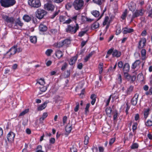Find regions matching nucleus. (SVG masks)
<instances>
[{
  "label": "nucleus",
  "instance_id": "4468645a",
  "mask_svg": "<svg viewBox=\"0 0 152 152\" xmlns=\"http://www.w3.org/2000/svg\"><path fill=\"white\" fill-rule=\"evenodd\" d=\"M39 29L40 32H44L47 31L48 27L46 25L41 23L39 26Z\"/></svg>",
  "mask_w": 152,
  "mask_h": 152
},
{
  "label": "nucleus",
  "instance_id": "bf43d9fd",
  "mask_svg": "<svg viewBox=\"0 0 152 152\" xmlns=\"http://www.w3.org/2000/svg\"><path fill=\"white\" fill-rule=\"evenodd\" d=\"M55 139L54 138H51L49 140V143L51 144H54L55 142Z\"/></svg>",
  "mask_w": 152,
  "mask_h": 152
},
{
  "label": "nucleus",
  "instance_id": "bb28decb",
  "mask_svg": "<svg viewBox=\"0 0 152 152\" xmlns=\"http://www.w3.org/2000/svg\"><path fill=\"white\" fill-rule=\"evenodd\" d=\"M13 56L12 54H11V53L9 50L7 51L6 53L4 54L3 57V58L10 59Z\"/></svg>",
  "mask_w": 152,
  "mask_h": 152
},
{
  "label": "nucleus",
  "instance_id": "c85d7f7f",
  "mask_svg": "<svg viewBox=\"0 0 152 152\" xmlns=\"http://www.w3.org/2000/svg\"><path fill=\"white\" fill-rule=\"evenodd\" d=\"M63 44H64V46L66 47L70 44L71 41L70 39H66L62 41Z\"/></svg>",
  "mask_w": 152,
  "mask_h": 152
},
{
  "label": "nucleus",
  "instance_id": "37998d69",
  "mask_svg": "<svg viewBox=\"0 0 152 152\" xmlns=\"http://www.w3.org/2000/svg\"><path fill=\"white\" fill-rule=\"evenodd\" d=\"M42 146L41 145H38L37 148V151L36 152H44L42 150Z\"/></svg>",
  "mask_w": 152,
  "mask_h": 152
},
{
  "label": "nucleus",
  "instance_id": "5701e85b",
  "mask_svg": "<svg viewBox=\"0 0 152 152\" xmlns=\"http://www.w3.org/2000/svg\"><path fill=\"white\" fill-rule=\"evenodd\" d=\"M133 86L132 85L130 86L128 88L127 90L126 91V95L125 96H127L128 95L131 94L133 90Z\"/></svg>",
  "mask_w": 152,
  "mask_h": 152
},
{
  "label": "nucleus",
  "instance_id": "4d7b16f0",
  "mask_svg": "<svg viewBox=\"0 0 152 152\" xmlns=\"http://www.w3.org/2000/svg\"><path fill=\"white\" fill-rule=\"evenodd\" d=\"M115 137H113L110 139L109 144L111 145L115 141Z\"/></svg>",
  "mask_w": 152,
  "mask_h": 152
},
{
  "label": "nucleus",
  "instance_id": "49530a36",
  "mask_svg": "<svg viewBox=\"0 0 152 152\" xmlns=\"http://www.w3.org/2000/svg\"><path fill=\"white\" fill-rule=\"evenodd\" d=\"M126 107L125 110V112L126 113V115H127L128 114V111L130 109V106H129L127 103L126 104Z\"/></svg>",
  "mask_w": 152,
  "mask_h": 152
},
{
  "label": "nucleus",
  "instance_id": "1a4fd4ad",
  "mask_svg": "<svg viewBox=\"0 0 152 152\" xmlns=\"http://www.w3.org/2000/svg\"><path fill=\"white\" fill-rule=\"evenodd\" d=\"M15 134L12 132H9L7 135V138L9 142H11L14 141Z\"/></svg>",
  "mask_w": 152,
  "mask_h": 152
},
{
  "label": "nucleus",
  "instance_id": "09e8293b",
  "mask_svg": "<svg viewBox=\"0 0 152 152\" xmlns=\"http://www.w3.org/2000/svg\"><path fill=\"white\" fill-rule=\"evenodd\" d=\"M93 2L99 5H100L102 4V0H93Z\"/></svg>",
  "mask_w": 152,
  "mask_h": 152
},
{
  "label": "nucleus",
  "instance_id": "58836bf2",
  "mask_svg": "<svg viewBox=\"0 0 152 152\" xmlns=\"http://www.w3.org/2000/svg\"><path fill=\"white\" fill-rule=\"evenodd\" d=\"M70 74V70H67L65 73V78H67L69 77Z\"/></svg>",
  "mask_w": 152,
  "mask_h": 152
},
{
  "label": "nucleus",
  "instance_id": "6ab92c4d",
  "mask_svg": "<svg viewBox=\"0 0 152 152\" xmlns=\"http://www.w3.org/2000/svg\"><path fill=\"white\" fill-rule=\"evenodd\" d=\"M129 10L133 12L135 10L136 8V4L133 2H131L129 6Z\"/></svg>",
  "mask_w": 152,
  "mask_h": 152
},
{
  "label": "nucleus",
  "instance_id": "c9c22d12",
  "mask_svg": "<svg viewBox=\"0 0 152 152\" xmlns=\"http://www.w3.org/2000/svg\"><path fill=\"white\" fill-rule=\"evenodd\" d=\"M127 15V10L126 9L124 12H123L121 16V18L122 20H124L126 18V16Z\"/></svg>",
  "mask_w": 152,
  "mask_h": 152
},
{
  "label": "nucleus",
  "instance_id": "052dcab7",
  "mask_svg": "<svg viewBox=\"0 0 152 152\" xmlns=\"http://www.w3.org/2000/svg\"><path fill=\"white\" fill-rule=\"evenodd\" d=\"M146 51L145 50L143 49V60L145 59L148 57L146 55Z\"/></svg>",
  "mask_w": 152,
  "mask_h": 152
},
{
  "label": "nucleus",
  "instance_id": "680f3d73",
  "mask_svg": "<svg viewBox=\"0 0 152 152\" xmlns=\"http://www.w3.org/2000/svg\"><path fill=\"white\" fill-rule=\"evenodd\" d=\"M76 105L74 109V110L75 112H77L79 110V103L78 102H77L76 103Z\"/></svg>",
  "mask_w": 152,
  "mask_h": 152
},
{
  "label": "nucleus",
  "instance_id": "69168bd1",
  "mask_svg": "<svg viewBox=\"0 0 152 152\" xmlns=\"http://www.w3.org/2000/svg\"><path fill=\"white\" fill-rule=\"evenodd\" d=\"M67 120V117L65 115L63 117V122L64 124H65L66 123Z\"/></svg>",
  "mask_w": 152,
  "mask_h": 152
},
{
  "label": "nucleus",
  "instance_id": "6e6d98bb",
  "mask_svg": "<svg viewBox=\"0 0 152 152\" xmlns=\"http://www.w3.org/2000/svg\"><path fill=\"white\" fill-rule=\"evenodd\" d=\"M125 78L127 79L128 81H129L130 80V78L132 76L130 75H129L128 73H127V74H125V75H124Z\"/></svg>",
  "mask_w": 152,
  "mask_h": 152
},
{
  "label": "nucleus",
  "instance_id": "2f4dec72",
  "mask_svg": "<svg viewBox=\"0 0 152 152\" xmlns=\"http://www.w3.org/2000/svg\"><path fill=\"white\" fill-rule=\"evenodd\" d=\"M150 109L148 108L147 109H145L144 111V118L145 119L147 118L149 113Z\"/></svg>",
  "mask_w": 152,
  "mask_h": 152
},
{
  "label": "nucleus",
  "instance_id": "4c0bfd02",
  "mask_svg": "<svg viewBox=\"0 0 152 152\" xmlns=\"http://www.w3.org/2000/svg\"><path fill=\"white\" fill-rule=\"evenodd\" d=\"M48 87L47 86H42L41 87H39L40 90L41 91L44 92L47 89Z\"/></svg>",
  "mask_w": 152,
  "mask_h": 152
},
{
  "label": "nucleus",
  "instance_id": "423d86ee",
  "mask_svg": "<svg viewBox=\"0 0 152 152\" xmlns=\"http://www.w3.org/2000/svg\"><path fill=\"white\" fill-rule=\"evenodd\" d=\"M28 3L31 7L37 8L41 5L40 0H28Z\"/></svg>",
  "mask_w": 152,
  "mask_h": 152
},
{
  "label": "nucleus",
  "instance_id": "f704fd0d",
  "mask_svg": "<svg viewBox=\"0 0 152 152\" xmlns=\"http://www.w3.org/2000/svg\"><path fill=\"white\" fill-rule=\"evenodd\" d=\"M89 138L87 135H86L84 137V143L85 145H87L89 143Z\"/></svg>",
  "mask_w": 152,
  "mask_h": 152
},
{
  "label": "nucleus",
  "instance_id": "393cba45",
  "mask_svg": "<svg viewBox=\"0 0 152 152\" xmlns=\"http://www.w3.org/2000/svg\"><path fill=\"white\" fill-rule=\"evenodd\" d=\"M64 46V44L62 41L58 42L55 43L54 44V46L57 48H60Z\"/></svg>",
  "mask_w": 152,
  "mask_h": 152
},
{
  "label": "nucleus",
  "instance_id": "72a5a7b5",
  "mask_svg": "<svg viewBox=\"0 0 152 152\" xmlns=\"http://www.w3.org/2000/svg\"><path fill=\"white\" fill-rule=\"evenodd\" d=\"M37 83H39L40 85L42 86L45 84V82L44 79L41 78L40 79L37 80L36 84Z\"/></svg>",
  "mask_w": 152,
  "mask_h": 152
},
{
  "label": "nucleus",
  "instance_id": "338daca9",
  "mask_svg": "<svg viewBox=\"0 0 152 152\" xmlns=\"http://www.w3.org/2000/svg\"><path fill=\"white\" fill-rule=\"evenodd\" d=\"M70 151L71 152H77V150L75 147L73 146L70 148Z\"/></svg>",
  "mask_w": 152,
  "mask_h": 152
},
{
  "label": "nucleus",
  "instance_id": "39448f33",
  "mask_svg": "<svg viewBox=\"0 0 152 152\" xmlns=\"http://www.w3.org/2000/svg\"><path fill=\"white\" fill-rule=\"evenodd\" d=\"M84 3L83 0H75L73 2V5L76 10H79L83 6Z\"/></svg>",
  "mask_w": 152,
  "mask_h": 152
},
{
  "label": "nucleus",
  "instance_id": "0e129e2a",
  "mask_svg": "<svg viewBox=\"0 0 152 152\" xmlns=\"http://www.w3.org/2000/svg\"><path fill=\"white\" fill-rule=\"evenodd\" d=\"M112 95H111L109 97L108 99L106 102V106H108L109 104V103L111 98Z\"/></svg>",
  "mask_w": 152,
  "mask_h": 152
},
{
  "label": "nucleus",
  "instance_id": "a878e982",
  "mask_svg": "<svg viewBox=\"0 0 152 152\" xmlns=\"http://www.w3.org/2000/svg\"><path fill=\"white\" fill-rule=\"evenodd\" d=\"M91 13L96 18L99 17L100 15L99 12L96 10L91 11Z\"/></svg>",
  "mask_w": 152,
  "mask_h": 152
},
{
  "label": "nucleus",
  "instance_id": "cd10ccee",
  "mask_svg": "<svg viewBox=\"0 0 152 152\" xmlns=\"http://www.w3.org/2000/svg\"><path fill=\"white\" fill-rule=\"evenodd\" d=\"M99 26V23L96 21L93 23L91 25V28L92 29L98 28Z\"/></svg>",
  "mask_w": 152,
  "mask_h": 152
},
{
  "label": "nucleus",
  "instance_id": "c03bdc74",
  "mask_svg": "<svg viewBox=\"0 0 152 152\" xmlns=\"http://www.w3.org/2000/svg\"><path fill=\"white\" fill-rule=\"evenodd\" d=\"M138 147V145L137 143H133L131 146V149H134L137 148Z\"/></svg>",
  "mask_w": 152,
  "mask_h": 152
},
{
  "label": "nucleus",
  "instance_id": "0eeeda50",
  "mask_svg": "<svg viewBox=\"0 0 152 152\" xmlns=\"http://www.w3.org/2000/svg\"><path fill=\"white\" fill-rule=\"evenodd\" d=\"M78 57V55L76 54L75 56H73L69 59L67 61L69 64L71 66L73 69L75 66L76 61H77Z\"/></svg>",
  "mask_w": 152,
  "mask_h": 152
},
{
  "label": "nucleus",
  "instance_id": "ddd939ff",
  "mask_svg": "<svg viewBox=\"0 0 152 152\" xmlns=\"http://www.w3.org/2000/svg\"><path fill=\"white\" fill-rule=\"evenodd\" d=\"M14 23L15 24L13 27L14 28L18 29L19 28V26L21 27L23 25V23L20 19L17 20V21H15Z\"/></svg>",
  "mask_w": 152,
  "mask_h": 152
},
{
  "label": "nucleus",
  "instance_id": "b1692460",
  "mask_svg": "<svg viewBox=\"0 0 152 152\" xmlns=\"http://www.w3.org/2000/svg\"><path fill=\"white\" fill-rule=\"evenodd\" d=\"M72 129V125H70L69 124L66 126L65 128L66 132L68 133H69L71 132Z\"/></svg>",
  "mask_w": 152,
  "mask_h": 152
},
{
  "label": "nucleus",
  "instance_id": "473e14b6",
  "mask_svg": "<svg viewBox=\"0 0 152 152\" xmlns=\"http://www.w3.org/2000/svg\"><path fill=\"white\" fill-rule=\"evenodd\" d=\"M30 42L34 44H35L37 42V37L35 36H31L30 37Z\"/></svg>",
  "mask_w": 152,
  "mask_h": 152
},
{
  "label": "nucleus",
  "instance_id": "3c124183",
  "mask_svg": "<svg viewBox=\"0 0 152 152\" xmlns=\"http://www.w3.org/2000/svg\"><path fill=\"white\" fill-rule=\"evenodd\" d=\"M68 64L66 62H64L61 68V70L62 71H64L67 67Z\"/></svg>",
  "mask_w": 152,
  "mask_h": 152
},
{
  "label": "nucleus",
  "instance_id": "7c9ffc66",
  "mask_svg": "<svg viewBox=\"0 0 152 152\" xmlns=\"http://www.w3.org/2000/svg\"><path fill=\"white\" fill-rule=\"evenodd\" d=\"M23 19L26 22H28L31 20V17L27 15H24L23 18Z\"/></svg>",
  "mask_w": 152,
  "mask_h": 152
},
{
  "label": "nucleus",
  "instance_id": "f8f14e48",
  "mask_svg": "<svg viewBox=\"0 0 152 152\" xmlns=\"http://www.w3.org/2000/svg\"><path fill=\"white\" fill-rule=\"evenodd\" d=\"M134 31V30L132 28H128L126 27L122 29V32L124 34L131 33Z\"/></svg>",
  "mask_w": 152,
  "mask_h": 152
},
{
  "label": "nucleus",
  "instance_id": "774afa93",
  "mask_svg": "<svg viewBox=\"0 0 152 152\" xmlns=\"http://www.w3.org/2000/svg\"><path fill=\"white\" fill-rule=\"evenodd\" d=\"M121 32V29L120 27L117 28L115 34L116 35H118Z\"/></svg>",
  "mask_w": 152,
  "mask_h": 152
},
{
  "label": "nucleus",
  "instance_id": "9d476101",
  "mask_svg": "<svg viewBox=\"0 0 152 152\" xmlns=\"http://www.w3.org/2000/svg\"><path fill=\"white\" fill-rule=\"evenodd\" d=\"M130 66L129 64L128 63H125L124 64L123 67L122 68L123 72L124 75L128 73L129 71Z\"/></svg>",
  "mask_w": 152,
  "mask_h": 152
},
{
  "label": "nucleus",
  "instance_id": "13d9d810",
  "mask_svg": "<svg viewBox=\"0 0 152 152\" xmlns=\"http://www.w3.org/2000/svg\"><path fill=\"white\" fill-rule=\"evenodd\" d=\"M118 80L119 84H121L122 83V77L121 75L120 74L118 75Z\"/></svg>",
  "mask_w": 152,
  "mask_h": 152
},
{
  "label": "nucleus",
  "instance_id": "dca6fc26",
  "mask_svg": "<svg viewBox=\"0 0 152 152\" xmlns=\"http://www.w3.org/2000/svg\"><path fill=\"white\" fill-rule=\"evenodd\" d=\"M142 41V39L141 38L138 43L137 47L138 50L140 51L142 59V45L141 44Z\"/></svg>",
  "mask_w": 152,
  "mask_h": 152
},
{
  "label": "nucleus",
  "instance_id": "4be33fe9",
  "mask_svg": "<svg viewBox=\"0 0 152 152\" xmlns=\"http://www.w3.org/2000/svg\"><path fill=\"white\" fill-rule=\"evenodd\" d=\"M16 46L14 45L9 50V52H10L11 53V54L12 55L15 54L16 53L17 50L16 49Z\"/></svg>",
  "mask_w": 152,
  "mask_h": 152
},
{
  "label": "nucleus",
  "instance_id": "603ef678",
  "mask_svg": "<svg viewBox=\"0 0 152 152\" xmlns=\"http://www.w3.org/2000/svg\"><path fill=\"white\" fill-rule=\"evenodd\" d=\"M49 31L52 34H55L57 33V30L56 29H51Z\"/></svg>",
  "mask_w": 152,
  "mask_h": 152
},
{
  "label": "nucleus",
  "instance_id": "de8ad7c7",
  "mask_svg": "<svg viewBox=\"0 0 152 152\" xmlns=\"http://www.w3.org/2000/svg\"><path fill=\"white\" fill-rule=\"evenodd\" d=\"M28 109H25L20 114L19 116H21L25 115L28 112Z\"/></svg>",
  "mask_w": 152,
  "mask_h": 152
},
{
  "label": "nucleus",
  "instance_id": "a19ab883",
  "mask_svg": "<svg viewBox=\"0 0 152 152\" xmlns=\"http://www.w3.org/2000/svg\"><path fill=\"white\" fill-rule=\"evenodd\" d=\"M117 64L118 68L119 69H121L123 68L124 66V64H123L122 61H121L118 62Z\"/></svg>",
  "mask_w": 152,
  "mask_h": 152
},
{
  "label": "nucleus",
  "instance_id": "5fc2aeb1",
  "mask_svg": "<svg viewBox=\"0 0 152 152\" xmlns=\"http://www.w3.org/2000/svg\"><path fill=\"white\" fill-rule=\"evenodd\" d=\"M145 125L147 126H152V121L150 120H148L145 123Z\"/></svg>",
  "mask_w": 152,
  "mask_h": 152
},
{
  "label": "nucleus",
  "instance_id": "8fccbe9b",
  "mask_svg": "<svg viewBox=\"0 0 152 152\" xmlns=\"http://www.w3.org/2000/svg\"><path fill=\"white\" fill-rule=\"evenodd\" d=\"M105 111L107 114H110L111 113L112 110L110 107L107 108L105 109Z\"/></svg>",
  "mask_w": 152,
  "mask_h": 152
},
{
  "label": "nucleus",
  "instance_id": "20e7f679",
  "mask_svg": "<svg viewBox=\"0 0 152 152\" xmlns=\"http://www.w3.org/2000/svg\"><path fill=\"white\" fill-rule=\"evenodd\" d=\"M47 14V12L46 11L41 9H38L35 12L37 18L39 20L43 18Z\"/></svg>",
  "mask_w": 152,
  "mask_h": 152
},
{
  "label": "nucleus",
  "instance_id": "aec40b11",
  "mask_svg": "<svg viewBox=\"0 0 152 152\" xmlns=\"http://www.w3.org/2000/svg\"><path fill=\"white\" fill-rule=\"evenodd\" d=\"M55 54L56 56L58 59H60L64 55L63 52L59 50H57L56 51Z\"/></svg>",
  "mask_w": 152,
  "mask_h": 152
},
{
  "label": "nucleus",
  "instance_id": "9b49d317",
  "mask_svg": "<svg viewBox=\"0 0 152 152\" xmlns=\"http://www.w3.org/2000/svg\"><path fill=\"white\" fill-rule=\"evenodd\" d=\"M44 7L45 9L47 10L52 11L54 10L55 7L52 4L49 3H47L44 4Z\"/></svg>",
  "mask_w": 152,
  "mask_h": 152
},
{
  "label": "nucleus",
  "instance_id": "412c9836",
  "mask_svg": "<svg viewBox=\"0 0 152 152\" xmlns=\"http://www.w3.org/2000/svg\"><path fill=\"white\" fill-rule=\"evenodd\" d=\"M47 103L45 102L39 106L37 107V110L38 111L42 110L45 108L47 105Z\"/></svg>",
  "mask_w": 152,
  "mask_h": 152
},
{
  "label": "nucleus",
  "instance_id": "7ed1b4c3",
  "mask_svg": "<svg viewBox=\"0 0 152 152\" xmlns=\"http://www.w3.org/2000/svg\"><path fill=\"white\" fill-rule=\"evenodd\" d=\"M2 18L4 20L6 24H8V26L10 28L12 27V24L14 23L15 21V18L12 17H10L7 15H4L2 16Z\"/></svg>",
  "mask_w": 152,
  "mask_h": 152
},
{
  "label": "nucleus",
  "instance_id": "a211bd4d",
  "mask_svg": "<svg viewBox=\"0 0 152 152\" xmlns=\"http://www.w3.org/2000/svg\"><path fill=\"white\" fill-rule=\"evenodd\" d=\"M140 63L141 62L140 60H136L132 64L131 67L133 69H135L139 65Z\"/></svg>",
  "mask_w": 152,
  "mask_h": 152
},
{
  "label": "nucleus",
  "instance_id": "c756f323",
  "mask_svg": "<svg viewBox=\"0 0 152 152\" xmlns=\"http://www.w3.org/2000/svg\"><path fill=\"white\" fill-rule=\"evenodd\" d=\"M109 22H111L110 20H109V17L108 16H106L105 17L104 21L103 23V25L104 26H105Z\"/></svg>",
  "mask_w": 152,
  "mask_h": 152
},
{
  "label": "nucleus",
  "instance_id": "864d4df0",
  "mask_svg": "<svg viewBox=\"0 0 152 152\" xmlns=\"http://www.w3.org/2000/svg\"><path fill=\"white\" fill-rule=\"evenodd\" d=\"M59 10L58 11H55L53 15L51 16L50 18L52 19L54 18L56 15H57L59 12Z\"/></svg>",
  "mask_w": 152,
  "mask_h": 152
},
{
  "label": "nucleus",
  "instance_id": "f257e3e1",
  "mask_svg": "<svg viewBox=\"0 0 152 152\" xmlns=\"http://www.w3.org/2000/svg\"><path fill=\"white\" fill-rule=\"evenodd\" d=\"M16 3V0H0L1 6L4 8L12 7Z\"/></svg>",
  "mask_w": 152,
  "mask_h": 152
},
{
  "label": "nucleus",
  "instance_id": "6e6552de",
  "mask_svg": "<svg viewBox=\"0 0 152 152\" xmlns=\"http://www.w3.org/2000/svg\"><path fill=\"white\" fill-rule=\"evenodd\" d=\"M142 10L141 9L140 10H137L135 12L133 13L132 17L131 18V22H132L134 18L142 15Z\"/></svg>",
  "mask_w": 152,
  "mask_h": 152
},
{
  "label": "nucleus",
  "instance_id": "e433bc0d",
  "mask_svg": "<svg viewBox=\"0 0 152 152\" xmlns=\"http://www.w3.org/2000/svg\"><path fill=\"white\" fill-rule=\"evenodd\" d=\"M90 104L88 103L86 104V106L85 108V114L87 115L88 113L89 112V108L90 106Z\"/></svg>",
  "mask_w": 152,
  "mask_h": 152
},
{
  "label": "nucleus",
  "instance_id": "f3484780",
  "mask_svg": "<svg viewBox=\"0 0 152 152\" xmlns=\"http://www.w3.org/2000/svg\"><path fill=\"white\" fill-rule=\"evenodd\" d=\"M121 55V52L118 51L117 50H114L113 53H112V56L113 57H116L118 58Z\"/></svg>",
  "mask_w": 152,
  "mask_h": 152
},
{
  "label": "nucleus",
  "instance_id": "2eb2a0df",
  "mask_svg": "<svg viewBox=\"0 0 152 152\" xmlns=\"http://www.w3.org/2000/svg\"><path fill=\"white\" fill-rule=\"evenodd\" d=\"M138 96V95L137 94H135L133 98L132 99L131 103L132 105L135 106L137 104Z\"/></svg>",
  "mask_w": 152,
  "mask_h": 152
},
{
  "label": "nucleus",
  "instance_id": "79ce46f5",
  "mask_svg": "<svg viewBox=\"0 0 152 152\" xmlns=\"http://www.w3.org/2000/svg\"><path fill=\"white\" fill-rule=\"evenodd\" d=\"M53 52V50H52L51 49H48L46 51L45 53L47 56H50L51 53Z\"/></svg>",
  "mask_w": 152,
  "mask_h": 152
},
{
  "label": "nucleus",
  "instance_id": "e2e57ef3",
  "mask_svg": "<svg viewBox=\"0 0 152 152\" xmlns=\"http://www.w3.org/2000/svg\"><path fill=\"white\" fill-rule=\"evenodd\" d=\"M32 22L34 24L36 25L38 23L37 20V18L34 17L32 19Z\"/></svg>",
  "mask_w": 152,
  "mask_h": 152
},
{
  "label": "nucleus",
  "instance_id": "f03ea898",
  "mask_svg": "<svg viewBox=\"0 0 152 152\" xmlns=\"http://www.w3.org/2000/svg\"><path fill=\"white\" fill-rule=\"evenodd\" d=\"M79 28V27L78 23H76L75 25L74 26L69 25H67L66 28V32L71 34H74L76 33Z\"/></svg>",
  "mask_w": 152,
  "mask_h": 152
},
{
  "label": "nucleus",
  "instance_id": "a18cd8bd",
  "mask_svg": "<svg viewBox=\"0 0 152 152\" xmlns=\"http://www.w3.org/2000/svg\"><path fill=\"white\" fill-rule=\"evenodd\" d=\"M72 4L71 3H69L66 4L65 5L66 8L68 10H69L72 7Z\"/></svg>",
  "mask_w": 152,
  "mask_h": 152
},
{
  "label": "nucleus",
  "instance_id": "ea45409f",
  "mask_svg": "<svg viewBox=\"0 0 152 152\" xmlns=\"http://www.w3.org/2000/svg\"><path fill=\"white\" fill-rule=\"evenodd\" d=\"M87 31H81L79 32L78 34V36L79 37H82L85 34H86L87 32Z\"/></svg>",
  "mask_w": 152,
  "mask_h": 152
}]
</instances>
